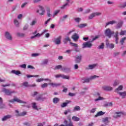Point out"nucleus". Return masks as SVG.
Instances as JSON below:
<instances>
[{
	"instance_id": "obj_1",
	"label": "nucleus",
	"mask_w": 126,
	"mask_h": 126,
	"mask_svg": "<svg viewBox=\"0 0 126 126\" xmlns=\"http://www.w3.org/2000/svg\"><path fill=\"white\" fill-rule=\"evenodd\" d=\"M104 34L106 37L108 38H111L112 35H113L114 38H115L116 44H118L119 43V32L111 31L110 29H106L104 32Z\"/></svg>"
},
{
	"instance_id": "obj_2",
	"label": "nucleus",
	"mask_w": 126,
	"mask_h": 126,
	"mask_svg": "<svg viewBox=\"0 0 126 126\" xmlns=\"http://www.w3.org/2000/svg\"><path fill=\"white\" fill-rule=\"evenodd\" d=\"M99 38V36H96L94 38H93L92 40L91 41H87L86 42H84L82 45V48L85 49V48H91L93 46L92 45V42L93 41H95V40H96V39H98Z\"/></svg>"
},
{
	"instance_id": "obj_3",
	"label": "nucleus",
	"mask_w": 126,
	"mask_h": 126,
	"mask_svg": "<svg viewBox=\"0 0 126 126\" xmlns=\"http://www.w3.org/2000/svg\"><path fill=\"white\" fill-rule=\"evenodd\" d=\"M2 92L4 93L5 95L7 96H11V94H13V93H15L14 91H11L10 89L3 88L2 89Z\"/></svg>"
},
{
	"instance_id": "obj_4",
	"label": "nucleus",
	"mask_w": 126,
	"mask_h": 126,
	"mask_svg": "<svg viewBox=\"0 0 126 126\" xmlns=\"http://www.w3.org/2000/svg\"><path fill=\"white\" fill-rule=\"evenodd\" d=\"M8 102L10 103H14V102H17V103H20V104H26V102L23 101L17 97H14V99L8 100Z\"/></svg>"
},
{
	"instance_id": "obj_5",
	"label": "nucleus",
	"mask_w": 126,
	"mask_h": 126,
	"mask_svg": "<svg viewBox=\"0 0 126 126\" xmlns=\"http://www.w3.org/2000/svg\"><path fill=\"white\" fill-rule=\"evenodd\" d=\"M56 78H63V79H69V76L65 75L63 74H59L55 75Z\"/></svg>"
},
{
	"instance_id": "obj_6",
	"label": "nucleus",
	"mask_w": 126,
	"mask_h": 126,
	"mask_svg": "<svg viewBox=\"0 0 126 126\" xmlns=\"http://www.w3.org/2000/svg\"><path fill=\"white\" fill-rule=\"evenodd\" d=\"M81 60H82V55H79L75 56V62L76 63H79L81 62Z\"/></svg>"
},
{
	"instance_id": "obj_7",
	"label": "nucleus",
	"mask_w": 126,
	"mask_h": 126,
	"mask_svg": "<svg viewBox=\"0 0 126 126\" xmlns=\"http://www.w3.org/2000/svg\"><path fill=\"white\" fill-rule=\"evenodd\" d=\"M63 37L62 36H59L58 37L54 39V43L56 45H60L62 42V39Z\"/></svg>"
},
{
	"instance_id": "obj_8",
	"label": "nucleus",
	"mask_w": 126,
	"mask_h": 126,
	"mask_svg": "<svg viewBox=\"0 0 126 126\" xmlns=\"http://www.w3.org/2000/svg\"><path fill=\"white\" fill-rule=\"evenodd\" d=\"M4 36L7 40H9V41H11V40H12V36L11 35V34L9 33V32H5Z\"/></svg>"
},
{
	"instance_id": "obj_9",
	"label": "nucleus",
	"mask_w": 126,
	"mask_h": 126,
	"mask_svg": "<svg viewBox=\"0 0 126 126\" xmlns=\"http://www.w3.org/2000/svg\"><path fill=\"white\" fill-rule=\"evenodd\" d=\"M40 10H37L36 12L39 13L40 15H44L45 14V9L42 6H39Z\"/></svg>"
},
{
	"instance_id": "obj_10",
	"label": "nucleus",
	"mask_w": 126,
	"mask_h": 126,
	"mask_svg": "<svg viewBox=\"0 0 126 126\" xmlns=\"http://www.w3.org/2000/svg\"><path fill=\"white\" fill-rule=\"evenodd\" d=\"M71 38L73 40V41L76 42V41L79 39V34L75 32L72 35Z\"/></svg>"
},
{
	"instance_id": "obj_11",
	"label": "nucleus",
	"mask_w": 126,
	"mask_h": 126,
	"mask_svg": "<svg viewBox=\"0 0 126 126\" xmlns=\"http://www.w3.org/2000/svg\"><path fill=\"white\" fill-rule=\"evenodd\" d=\"M106 45L107 48H109L110 49H114L115 47V45L113 43H110L109 40L107 39L106 40Z\"/></svg>"
},
{
	"instance_id": "obj_12",
	"label": "nucleus",
	"mask_w": 126,
	"mask_h": 126,
	"mask_svg": "<svg viewBox=\"0 0 126 126\" xmlns=\"http://www.w3.org/2000/svg\"><path fill=\"white\" fill-rule=\"evenodd\" d=\"M122 116H124V113L120 112H115V114L113 115V118L115 119H118V118H121Z\"/></svg>"
},
{
	"instance_id": "obj_13",
	"label": "nucleus",
	"mask_w": 126,
	"mask_h": 126,
	"mask_svg": "<svg viewBox=\"0 0 126 126\" xmlns=\"http://www.w3.org/2000/svg\"><path fill=\"white\" fill-rule=\"evenodd\" d=\"M23 86H25V87H36V86H37L36 85H35V84H33L32 85H30L28 83V82H25L23 83Z\"/></svg>"
},
{
	"instance_id": "obj_14",
	"label": "nucleus",
	"mask_w": 126,
	"mask_h": 126,
	"mask_svg": "<svg viewBox=\"0 0 126 126\" xmlns=\"http://www.w3.org/2000/svg\"><path fill=\"white\" fill-rule=\"evenodd\" d=\"M102 89L103 90H104V91H112V90H113V87L109 86H103Z\"/></svg>"
},
{
	"instance_id": "obj_15",
	"label": "nucleus",
	"mask_w": 126,
	"mask_h": 126,
	"mask_svg": "<svg viewBox=\"0 0 126 126\" xmlns=\"http://www.w3.org/2000/svg\"><path fill=\"white\" fill-rule=\"evenodd\" d=\"M70 45L72 46V47H74V51L77 53L79 52V49H78V45L76 43H74L73 42H70Z\"/></svg>"
},
{
	"instance_id": "obj_16",
	"label": "nucleus",
	"mask_w": 126,
	"mask_h": 126,
	"mask_svg": "<svg viewBox=\"0 0 126 126\" xmlns=\"http://www.w3.org/2000/svg\"><path fill=\"white\" fill-rule=\"evenodd\" d=\"M15 113L17 117H23V116H25V115H26V112H23L19 113V111H18V110H16Z\"/></svg>"
},
{
	"instance_id": "obj_17",
	"label": "nucleus",
	"mask_w": 126,
	"mask_h": 126,
	"mask_svg": "<svg viewBox=\"0 0 126 126\" xmlns=\"http://www.w3.org/2000/svg\"><path fill=\"white\" fill-rule=\"evenodd\" d=\"M37 101H45L46 100V97H43V95L40 94L39 95L37 96L36 98Z\"/></svg>"
},
{
	"instance_id": "obj_18",
	"label": "nucleus",
	"mask_w": 126,
	"mask_h": 126,
	"mask_svg": "<svg viewBox=\"0 0 126 126\" xmlns=\"http://www.w3.org/2000/svg\"><path fill=\"white\" fill-rule=\"evenodd\" d=\"M117 94H119L120 96H121L122 97V99H125L126 96V92H117Z\"/></svg>"
},
{
	"instance_id": "obj_19",
	"label": "nucleus",
	"mask_w": 126,
	"mask_h": 126,
	"mask_svg": "<svg viewBox=\"0 0 126 126\" xmlns=\"http://www.w3.org/2000/svg\"><path fill=\"white\" fill-rule=\"evenodd\" d=\"M61 70H62V71H63L64 72H66V73H68V72H70L71 71L70 68L66 67H62Z\"/></svg>"
},
{
	"instance_id": "obj_20",
	"label": "nucleus",
	"mask_w": 126,
	"mask_h": 126,
	"mask_svg": "<svg viewBox=\"0 0 126 126\" xmlns=\"http://www.w3.org/2000/svg\"><path fill=\"white\" fill-rule=\"evenodd\" d=\"M95 96H97L98 97V98H96L94 100L95 101H100V100H103V99H104V98L102 96H100V93H96L95 94Z\"/></svg>"
},
{
	"instance_id": "obj_21",
	"label": "nucleus",
	"mask_w": 126,
	"mask_h": 126,
	"mask_svg": "<svg viewBox=\"0 0 126 126\" xmlns=\"http://www.w3.org/2000/svg\"><path fill=\"white\" fill-rule=\"evenodd\" d=\"M97 65L96 64H90L88 65V67H86V69L89 70V69H93V68H95V67Z\"/></svg>"
},
{
	"instance_id": "obj_22",
	"label": "nucleus",
	"mask_w": 126,
	"mask_h": 126,
	"mask_svg": "<svg viewBox=\"0 0 126 126\" xmlns=\"http://www.w3.org/2000/svg\"><path fill=\"white\" fill-rule=\"evenodd\" d=\"M49 85H51V86H52V87L55 88V87H58V86H61V85H62V84L50 83H49Z\"/></svg>"
},
{
	"instance_id": "obj_23",
	"label": "nucleus",
	"mask_w": 126,
	"mask_h": 126,
	"mask_svg": "<svg viewBox=\"0 0 126 126\" xmlns=\"http://www.w3.org/2000/svg\"><path fill=\"white\" fill-rule=\"evenodd\" d=\"M12 116H11L10 115H6L2 118V122H5V121L8 120V119H10V118H12Z\"/></svg>"
},
{
	"instance_id": "obj_24",
	"label": "nucleus",
	"mask_w": 126,
	"mask_h": 126,
	"mask_svg": "<svg viewBox=\"0 0 126 126\" xmlns=\"http://www.w3.org/2000/svg\"><path fill=\"white\" fill-rule=\"evenodd\" d=\"M81 110L79 106H76L73 108V112H78Z\"/></svg>"
},
{
	"instance_id": "obj_25",
	"label": "nucleus",
	"mask_w": 126,
	"mask_h": 126,
	"mask_svg": "<svg viewBox=\"0 0 126 126\" xmlns=\"http://www.w3.org/2000/svg\"><path fill=\"white\" fill-rule=\"evenodd\" d=\"M105 112H103L102 111H99L97 113L96 115H95V117H99V116H103V115H105Z\"/></svg>"
},
{
	"instance_id": "obj_26",
	"label": "nucleus",
	"mask_w": 126,
	"mask_h": 126,
	"mask_svg": "<svg viewBox=\"0 0 126 126\" xmlns=\"http://www.w3.org/2000/svg\"><path fill=\"white\" fill-rule=\"evenodd\" d=\"M117 24V21L115 20L111 21L106 23V26H108V25H113V24Z\"/></svg>"
},
{
	"instance_id": "obj_27",
	"label": "nucleus",
	"mask_w": 126,
	"mask_h": 126,
	"mask_svg": "<svg viewBox=\"0 0 126 126\" xmlns=\"http://www.w3.org/2000/svg\"><path fill=\"white\" fill-rule=\"evenodd\" d=\"M123 85H120L118 87V88L115 89V92H116V93H118L119 91H121L123 90Z\"/></svg>"
},
{
	"instance_id": "obj_28",
	"label": "nucleus",
	"mask_w": 126,
	"mask_h": 126,
	"mask_svg": "<svg viewBox=\"0 0 126 126\" xmlns=\"http://www.w3.org/2000/svg\"><path fill=\"white\" fill-rule=\"evenodd\" d=\"M60 102V98L58 97H54L53 99V102L54 104H58V102Z\"/></svg>"
},
{
	"instance_id": "obj_29",
	"label": "nucleus",
	"mask_w": 126,
	"mask_h": 126,
	"mask_svg": "<svg viewBox=\"0 0 126 126\" xmlns=\"http://www.w3.org/2000/svg\"><path fill=\"white\" fill-rule=\"evenodd\" d=\"M113 106V103L112 102H106L103 106L107 107H112Z\"/></svg>"
},
{
	"instance_id": "obj_30",
	"label": "nucleus",
	"mask_w": 126,
	"mask_h": 126,
	"mask_svg": "<svg viewBox=\"0 0 126 126\" xmlns=\"http://www.w3.org/2000/svg\"><path fill=\"white\" fill-rule=\"evenodd\" d=\"M70 38L69 37H66L63 39V42L64 44H66L67 42H70Z\"/></svg>"
},
{
	"instance_id": "obj_31",
	"label": "nucleus",
	"mask_w": 126,
	"mask_h": 126,
	"mask_svg": "<svg viewBox=\"0 0 126 126\" xmlns=\"http://www.w3.org/2000/svg\"><path fill=\"white\" fill-rule=\"evenodd\" d=\"M72 120L74 121V122H79L80 119L77 116H73L72 117Z\"/></svg>"
},
{
	"instance_id": "obj_32",
	"label": "nucleus",
	"mask_w": 126,
	"mask_h": 126,
	"mask_svg": "<svg viewBox=\"0 0 126 126\" xmlns=\"http://www.w3.org/2000/svg\"><path fill=\"white\" fill-rule=\"evenodd\" d=\"M12 73H14V74H16V75H19V74H21V72L19 71H16L15 70H13L11 71Z\"/></svg>"
},
{
	"instance_id": "obj_33",
	"label": "nucleus",
	"mask_w": 126,
	"mask_h": 126,
	"mask_svg": "<svg viewBox=\"0 0 126 126\" xmlns=\"http://www.w3.org/2000/svg\"><path fill=\"white\" fill-rule=\"evenodd\" d=\"M45 80V81H49L50 79H44V78H40L36 80V82H42V81H44Z\"/></svg>"
},
{
	"instance_id": "obj_34",
	"label": "nucleus",
	"mask_w": 126,
	"mask_h": 126,
	"mask_svg": "<svg viewBox=\"0 0 126 126\" xmlns=\"http://www.w3.org/2000/svg\"><path fill=\"white\" fill-rule=\"evenodd\" d=\"M66 102H63L62 104L61 105L62 108H64V107H66V106H67V104H68V103H69L70 101L66 100Z\"/></svg>"
},
{
	"instance_id": "obj_35",
	"label": "nucleus",
	"mask_w": 126,
	"mask_h": 126,
	"mask_svg": "<svg viewBox=\"0 0 126 126\" xmlns=\"http://www.w3.org/2000/svg\"><path fill=\"white\" fill-rule=\"evenodd\" d=\"M104 47H105V44H104V43H102L101 44V45L98 46L97 49L98 50H101V49L103 50Z\"/></svg>"
},
{
	"instance_id": "obj_36",
	"label": "nucleus",
	"mask_w": 126,
	"mask_h": 126,
	"mask_svg": "<svg viewBox=\"0 0 126 126\" xmlns=\"http://www.w3.org/2000/svg\"><path fill=\"white\" fill-rule=\"evenodd\" d=\"M68 17V15H65L63 17L60 18V20H61V21H64Z\"/></svg>"
},
{
	"instance_id": "obj_37",
	"label": "nucleus",
	"mask_w": 126,
	"mask_h": 126,
	"mask_svg": "<svg viewBox=\"0 0 126 126\" xmlns=\"http://www.w3.org/2000/svg\"><path fill=\"white\" fill-rule=\"evenodd\" d=\"M66 1H68V2H66L65 4L61 7V9H63L64 8H65L67 5H68V3H69V0H66Z\"/></svg>"
},
{
	"instance_id": "obj_38",
	"label": "nucleus",
	"mask_w": 126,
	"mask_h": 126,
	"mask_svg": "<svg viewBox=\"0 0 126 126\" xmlns=\"http://www.w3.org/2000/svg\"><path fill=\"white\" fill-rule=\"evenodd\" d=\"M32 105L33 109L34 110H38V107L37 106V104L35 102H33Z\"/></svg>"
},
{
	"instance_id": "obj_39",
	"label": "nucleus",
	"mask_w": 126,
	"mask_h": 126,
	"mask_svg": "<svg viewBox=\"0 0 126 126\" xmlns=\"http://www.w3.org/2000/svg\"><path fill=\"white\" fill-rule=\"evenodd\" d=\"M78 26L79 28H84L87 26V24H81L79 25Z\"/></svg>"
},
{
	"instance_id": "obj_40",
	"label": "nucleus",
	"mask_w": 126,
	"mask_h": 126,
	"mask_svg": "<svg viewBox=\"0 0 126 126\" xmlns=\"http://www.w3.org/2000/svg\"><path fill=\"white\" fill-rule=\"evenodd\" d=\"M123 26V21H120L119 23H118L117 25V28L118 29L121 28Z\"/></svg>"
},
{
	"instance_id": "obj_41",
	"label": "nucleus",
	"mask_w": 126,
	"mask_h": 126,
	"mask_svg": "<svg viewBox=\"0 0 126 126\" xmlns=\"http://www.w3.org/2000/svg\"><path fill=\"white\" fill-rule=\"evenodd\" d=\"M14 23L17 27H19V22H18L17 19H16L14 20Z\"/></svg>"
},
{
	"instance_id": "obj_42",
	"label": "nucleus",
	"mask_w": 126,
	"mask_h": 126,
	"mask_svg": "<svg viewBox=\"0 0 126 126\" xmlns=\"http://www.w3.org/2000/svg\"><path fill=\"white\" fill-rule=\"evenodd\" d=\"M48 62L49 61L48 60V59H44L42 61L41 64H42V65H43L44 64H47Z\"/></svg>"
},
{
	"instance_id": "obj_43",
	"label": "nucleus",
	"mask_w": 126,
	"mask_h": 126,
	"mask_svg": "<svg viewBox=\"0 0 126 126\" xmlns=\"http://www.w3.org/2000/svg\"><path fill=\"white\" fill-rule=\"evenodd\" d=\"M39 37H41V34L38 33L34 35V36H31V38L34 39V38Z\"/></svg>"
},
{
	"instance_id": "obj_44",
	"label": "nucleus",
	"mask_w": 126,
	"mask_h": 126,
	"mask_svg": "<svg viewBox=\"0 0 126 126\" xmlns=\"http://www.w3.org/2000/svg\"><path fill=\"white\" fill-rule=\"evenodd\" d=\"M119 7H121V8H125V7H126V2H124L123 4H120Z\"/></svg>"
},
{
	"instance_id": "obj_45",
	"label": "nucleus",
	"mask_w": 126,
	"mask_h": 126,
	"mask_svg": "<svg viewBox=\"0 0 126 126\" xmlns=\"http://www.w3.org/2000/svg\"><path fill=\"white\" fill-rule=\"evenodd\" d=\"M95 13H92L88 17L89 19H92L93 18H94V17H95Z\"/></svg>"
},
{
	"instance_id": "obj_46",
	"label": "nucleus",
	"mask_w": 126,
	"mask_h": 126,
	"mask_svg": "<svg viewBox=\"0 0 126 126\" xmlns=\"http://www.w3.org/2000/svg\"><path fill=\"white\" fill-rule=\"evenodd\" d=\"M119 84H120V81L115 80L113 84V86H117V85H119Z\"/></svg>"
},
{
	"instance_id": "obj_47",
	"label": "nucleus",
	"mask_w": 126,
	"mask_h": 126,
	"mask_svg": "<svg viewBox=\"0 0 126 126\" xmlns=\"http://www.w3.org/2000/svg\"><path fill=\"white\" fill-rule=\"evenodd\" d=\"M62 67L63 66H62V65H58L55 67L54 69L57 70V69H60L61 68L62 69L63 68Z\"/></svg>"
},
{
	"instance_id": "obj_48",
	"label": "nucleus",
	"mask_w": 126,
	"mask_h": 126,
	"mask_svg": "<svg viewBox=\"0 0 126 126\" xmlns=\"http://www.w3.org/2000/svg\"><path fill=\"white\" fill-rule=\"evenodd\" d=\"M99 77V76L96 75H94V76H91L90 78L91 79V80H92L93 79H95V78H98Z\"/></svg>"
},
{
	"instance_id": "obj_49",
	"label": "nucleus",
	"mask_w": 126,
	"mask_h": 126,
	"mask_svg": "<svg viewBox=\"0 0 126 126\" xmlns=\"http://www.w3.org/2000/svg\"><path fill=\"white\" fill-rule=\"evenodd\" d=\"M28 78H30V77H39V75H27Z\"/></svg>"
},
{
	"instance_id": "obj_50",
	"label": "nucleus",
	"mask_w": 126,
	"mask_h": 126,
	"mask_svg": "<svg viewBox=\"0 0 126 126\" xmlns=\"http://www.w3.org/2000/svg\"><path fill=\"white\" fill-rule=\"evenodd\" d=\"M40 56V54L39 53H33L32 54V58H36V57H38Z\"/></svg>"
},
{
	"instance_id": "obj_51",
	"label": "nucleus",
	"mask_w": 126,
	"mask_h": 126,
	"mask_svg": "<svg viewBox=\"0 0 126 126\" xmlns=\"http://www.w3.org/2000/svg\"><path fill=\"white\" fill-rule=\"evenodd\" d=\"M17 35L19 37H24V36H25V34H24L23 33H20V32L17 33Z\"/></svg>"
},
{
	"instance_id": "obj_52",
	"label": "nucleus",
	"mask_w": 126,
	"mask_h": 126,
	"mask_svg": "<svg viewBox=\"0 0 126 126\" xmlns=\"http://www.w3.org/2000/svg\"><path fill=\"white\" fill-rule=\"evenodd\" d=\"M60 11H61V10H57L54 12L53 16L54 17H55V16H56V15H58V14H59L60 13Z\"/></svg>"
},
{
	"instance_id": "obj_53",
	"label": "nucleus",
	"mask_w": 126,
	"mask_h": 126,
	"mask_svg": "<svg viewBox=\"0 0 126 126\" xmlns=\"http://www.w3.org/2000/svg\"><path fill=\"white\" fill-rule=\"evenodd\" d=\"M74 20L75 22H77V23H79L80 22L81 19L80 18H75Z\"/></svg>"
},
{
	"instance_id": "obj_54",
	"label": "nucleus",
	"mask_w": 126,
	"mask_h": 126,
	"mask_svg": "<svg viewBox=\"0 0 126 126\" xmlns=\"http://www.w3.org/2000/svg\"><path fill=\"white\" fill-rule=\"evenodd\" d=\"M126 37H125L121 39V40H120V43L122 45H123L124 42H125V41H126Z\"/></svg>"
},
{
	"instance_id": "obj_55",
	"label": "nucleus",
	"mask_w": 126,
	"mask_h": 126,
	"mask_svg": "<svg viewBox=\"0 0 126 126\" xmlns=\"http://www.w3.org/2000/svg\"><path fill=\"white\" fill-rule=\"evenodd\" d=\"M108 120H109V119L108 118V117L104 118L103 119V123H109Z\"/></svg>"
},
{
	"instance_id": "obj_56",
	"label": "nucleus",
	"mask_w": 126,
	"mask_h": 126,
	"mask_svg": "<svg viewBox=\"0 0 126 126\" xmlns=\"http://www.w3.org/2000/svg\"><path fill=\"white\" fill-rule=\"evenodd\" d=\"M37 23V21L36 20H33L32 22L30 24V25L31 26H33V25H35Z\"/></svg>"
},
{
	"instance_id": "obj_57",
	"label": "nucleus",
	"mask_w": 126,
	"mask_h": 126,
	"mask_svg": "<svg viewBox=\"0 0 126 126\" xmlns=\"http://www.w3.org/2000/svg\"><path fill=\"white\" fill-rule=\"evenodd\" d=\"M90 80H91L90 78H86V79H84V81L83 82V83H85V82L88 83V82H89L90 81Z\"/></svg>"
},
{
	"instance_id": "obj_58",
	"label": "nucleus",
	"mask_w": 126,
	"mask_h": 126,
	"mask_svg": "<svg viewBox=\"0 0 126 126\" xmlns=\"http://www.w3.org/2000/svg\"><path fill=\"white\" fill-rule=\"evenodd\" d=\"M68 113H71V111L70 110V109H67L66 110H65L64 112V114L67 115V114H68Z\"/></svg>"
},
{
	"instance_id": "obj_59",
	"label": "nucleus",
	"mask_w": 126,
	"mask_h": 126,
	"mask_svg": "<svg viewBox=\"0 0 126 126\" xmlns=\"http://www.w3.org/2000/svg\"><path fill=\"white\" fill-rule=\"evenodd\" d=\"M48 87V84L47 83H44L41 85L42 88H47Z\"/></svg>"
},
{
	"instance_id": "obj_60",
	"label": "nucleus",
	"mask_w": 126,
	"mask_h": 126,
	"mask_svg": "<svg viewBox=\"0 0 126 126\" xmlns=\"http://www.w3.org/2000/svg\"><path fill=\"white\" fill-rule=\"evenodd\" d=\"M47 16L48 17H52V14H51V12L50 11V9L47 10Z\"/></svg>"
},
{
	"instance_id": "obj_61",
	"label": "nucleus",
	"mask_w": 126,
	"mask_h": 126,
	"mask_svg": "<svg viewBox=\"0 0 126 126\" xmlns=\"http://www.w3.org/2000/svg\"><path fill=\"white\" fill-rule=\"evenodd\" d=\"M75 32V30H72L71 31H70L67 33V35L68 36H69V35H70V34H71L72 33H73V32Z\"/></svg>"
},
{
	"instance_id": "obj_62",
	"label": "nucleus",
	"mask_w": 126,
	"mask_h": 126,
	"mask_svg": "<svg viewBox=\"0 0 126 126\" xmlns=\"http://www.w3.org/2000/svg\"><path fill=\"white\" fill-rule=\"evenodd\" d=\"M5 107V105H4V104L2 103H0V109H3Z\"/></svg>"
},
{
	"instance_id": "obj_63",
	"label": "nucleus",
	"mask_w": 126,
	"mask_h": 126,
	"mask_svg": "<svg viewBox=\"0 0 126 126\" xmlns=\"http://www.w3.org/2000/svg\"><path fill=\"white\" fill-rule=\"evenodd\" d=\"M28 27H29V25H26L23 28V30H27V29H28Z\"/></svg>"
},
{
	"instance_id": "obj_64",
	"label": "nucleus",
	"mask_w": 126,
	"mask_h": 126,
	"mask_svg": "<svg viewBox=\"0 0 126 126\" xmlns=\"http://www.w3.org/2000/svg\"><path fill=\"white\" fill-rule=\"evenodd\" d=\"M20 67H21L22 68H26V64H23L20 65Z\"/></svg>"
}]
</instances>
